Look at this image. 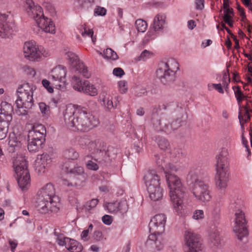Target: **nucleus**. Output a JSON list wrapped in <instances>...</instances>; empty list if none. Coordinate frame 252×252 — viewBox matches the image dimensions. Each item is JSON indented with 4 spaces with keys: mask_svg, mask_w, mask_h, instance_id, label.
Returning a JSON list of instances; mask_svg holds the SVG:
<instances>
[{
    "mask_svg": "<svg viewBox=\"0 0 252 252\" xmlns=\"http://www.w3.org/2000/svg\"><path fill=\"white\" fill-rule=\"evenodd\" d=\"M102 222L106 225H110L112 222V218L110 216L105 215L102 218Z\"/></svg>",
    "mask_w": 252,
    "mask_h": 252,
    "instance_id": "nucleus-58",
    "label": "nucleus"
},
{
    "mask_svg": "<svg viewBox=\"0 0 252 252\" xmlns=\"http://www.w3.org/2000/svg\"><path fill=\"white\" fill-rule=\"evenodd\" d=\"M105 151L107 152V156L103 159L105 161H111L112 159H114L118 153V150L113 147H108Z\"/></svg>",
    "mask_w": 252,
    "mask_h": 252,
    "instance_id": "nucleus-34",
    "label": "nucleus"
},
{
    "mask_svg": "<svg viewBox=\"0 0 252 252\" xmlns=\"http://www.w3.org/2000/svg\"><path fill=\"white\" fill-rule=\"evenodd\" d=\"M86 165L87 168L90 170H96L98 168L97 164L91 160L88 161Z\"/></svg>",
    "mask_w": 252,
    "mask_h": 252,
    "instance_id": "nucleus-59",
    "label": "nucleus"
},
{
    "mask_svg": "<svg viewBox=\"0 0 252 252\" xmlns=\"http://www.w3.org/2000/svg\"><path fill=\"white\" fill-rule=\"evenodd\" d=\"M24 69L25 71L27 72V73L30 74L31 76H35L36 73L35 70L33 68L30 67L29 66H25L24 67Z\"/></svg>",
    "mask_w": 252,
    "mask_h": 252,
    "instance_id": "nucleus-64",
    "label": "nucleus"
},
{
    "mask_svg": "<svg viewBox=\"0 0 252 252\" xmlns=\"http://www.w3.org/2000/svg\"><path fill=\"white\" fill-rule=\"evenodd\" d=\"M63 157L71 160L77 159L79 157V154L72 148H69L63 152Z\"/></svg>",
    "mask_w": 252,
    "mask_h": 252,
    "instance_id": "nucleus-33",
    "label": "nucleus"
},
{
    "mask_svg": "<svg viewBox=\"0 0 252 252\" xmlns=\"http://www.w3.org/2000/svg\"><path fill=\"white\" fill-rule=\"evenodd\" d=\"M152 55L153 54L149 51L145 50L141 53L140 56L138 57L139 60H145Z\"/></svg>",
    "mask_w": 252,
    "mask_h": 252,
    "instance_id": "nucleus-52",
    "label": "nucleus"
},
{
    "mask_svg": "<svg viewBox=\"0 0 252 252\" xmlns=\"http://www.w3.org/2000/svg\"><path fill=\"white\" fill-rule=\"evenodd\" d=\"M105 210L113 214H124L128 210V206H104Z\"/></svg>",
    "mask_w": 252,
    "mask_h": 252,
    "instance_id": "nucleus-27",
    "label": "nucleus"
},
{
    "mask_svg": "<svg viewBox=\"0 0 252 252\" xmlns=\"http://www.w3.org/2000/svg\"><path fill=\"white\" fill-rule=\"evenodd\" d=\"M106 10L104 7L96 6L94 9V15L104 16L106 14Z\"/></svg>",
    "mask_w": 252,
    "mask_h": 252,
    "instance_id": "nucleus-50",
    "label": "nucleus"
},
{
    "mask_svg": "<svg viewBox=\"0 0 252 252\" xmlns=\"http://www.w3.org/2000/svg\"><path fill=\"white\" fill-rule=\"evenodd\" d=\"M8 130V128L0 127V140H2L6 137Z\"/></svg>",
    "mask_w": 252,
    "mask_h": 252,
    "instance_id": "nucleus-62",
    "label": "nucleus"
},
{
    "mask_svg": "<svg viewBox=\"0 0 252 252\" xmlns=\"http://www.w3.org/2000/svg\"><path fill=\"white\" fill-rule=\"evenodd\" d=\"M156 159V162L158 166H160L163 170L164 171V172L166 171L165 167L168 166L169 164H171L170 163H168L167 164L166 163V161L165 160H163L162 159H160L158 155L155 156Z\"/></svg>",
    "mask_w": 252,
    "mask_h": 252,
    "instance_id": "nucleus-47",
    "label": "nucleus"
},
{
    "mask_svg": "<svg viewBox=\"0 0 252 252\" xmlns=\"http://www.w3.org/2000/svg\"><path fill=\"white\" fill-rule=\"evenodd\" d=\"M184 242L188 248L187 252H204L200 237L193 231L189 229L185 231Z\"/></svg>",
    "mask_w": 252,
    "mask_h": 252,
    "instance_id": "nucleus-12",
    "label": "nucleus"
},
{
    "mask_svg": "<svg viewBox=\"0 0 252 252\" xmlns=\"http://www.w3.org/2000/svg\"><path fill=\"white\" fill-rule=\"evenodd\" d=\"M25 8L29 16L36 22L38 27L46 32L55 33V26L51 19L45 18L42 8L35 5L32 0H26Z\"/></svg>",
    "mask_w": 252,
    "mask_h": 252,
    "instance_id": "nucleus-4",
    "label": "nucleus"
},
{
    "mask_svg": "<svg viewBox=\"0 0 252 252\" xmlns=\"http://www.w3.org/2000/svg\"><path fill=\"white\" fill-rule=\"evenodd\" d=\"M104 56L107 59L116 60L118 59L117 53L111 48H107L103 52Z\"/></svg>",
    "mask_w": 252,
    "mask_h": 252,
    "instance_id": "nucleus-39",
    "label": "nucleus"
},
{
    "mask_svg": "<svg viewBox=\"0 0 252 252\" xmlns=\"http://www.w3.org/2000/svg\"><path fill=\"white\" fill-rule=\"evenodd\" d=\"M36 87L33 84L24 83L17 89L18 99L16 104L19 108L31 109L33 105V94Z\"/></svg>",
    "mask_w": 252,
    "mask_h": 252,
    "instance_id": "nucleus-9",
    "label": "nucleus"
},
{
    "mask_svg": "<svg viewBox=\"0 0 252 252\" xmlns=\"http://www.w3.org/2000/svg\"><path fill=\"white\" fill-rule=\"evenodd\" d=\"M64 120L68 127L78 131L88 132L98 124V120L85 107L69 105L63 112Z\"/></svg>",
    "mask_w": 252,
    "mask_h": 252,
    "instance_id": "nucleus-2",
    "label": "nucleus"
},
{
    "mask_svg": "<svg viewBox=\"0 0 252 252\" xmlns=\"http://www.w3.org/2000/svg\"><path fill=\"white\" fill-rule=\"evenodd\" d=\"M188 115L185 109L175 102L155 106L151 120L155 129L170 133L184 125Z\"/></svg>",
    "mask_w": 252,
    "mask_h": 252,
    "instance_id": "nucleus-1",
    "label": "nucleus"
},
{
    "mask_svg": "<svg viewBox=\"0 0 252 252\" xmlns=\"http://www.w3.org/2000/svg\"><path fill=\"white\" fill-rule=\"evenodd\" d=\"M99 144L98 140H92L91 141L90 145H89V148L88 150L90 152L94 153H97L99 151L98 148V145Z\"/></svg>",
    "mask_w": 252,
    "mask_h": 252,
    "instance_id": "nucleus-41",
    "label": "nucleus"
},
{
    "mask_svg": "<svg viewBox=\"0 0 252 252\" xmlns=\"http://www.w3.org/2000/svg\"><path fill=\"white\" fill-rule=\"evenodd\" d=\"M209 239L213 246L218 247L220 244V240L219 236V232L215 230L210 232Z\"/></svg>",
    "mask_w": 252,
    "mask_h": 252,
    "instance_id": "nucleus-32",
    "label": "nucleus"
},
{
    "mask_svg": "<svg viewBox=\"0 0 252 252\" xmlns=\"http://www.w3.org/2000/svg\"><path fill=\"white\" fill-rule=\"evenodd\" d=\"M94 34V32L92 29H87L86 28H84V31L81 32V35L83 37H91Z\"/></svg>",
    "mask_w": 252,
    "mask_h": 252,
    "instance_id": "nucleus-57",
    "label": "nucleus"
},
{
    "mask_svg": "<svg viewBox=\"0 0 252 252\" xmlns=\"http://www.w3.org/2000/svg\"><path fill=\"white\" fill-rule=\"evenodd\" d=\"M232 89L234 91L237 101L238 104H240L242 101L245 98L246 96L244 95L239 86H234L232 87Z\"/></svg>",
    "mask_w": 252,
    "mask_h": 252,
    "instance_id": "nucleus-37",
    "label": "nucleus"
},
{
    "mask_svg": "<svg viewBox=\"0 0 252 252\" xmlns=\"http://www.w3.org/2000/svg\"><path fill=\"white\" fill-rule=\"evenodd\" d=\"M39 109L43 116H48L50 113V107L44 102H40L38 104Z\"/></svg>",
    "mask_w": 252,
    "mask_h": 252,
    "instance_id": "nucleus-45",
    "label": "nucleus"
},
{
    "mask_svg": "<svg viewBox=\"0 0 252 252\" xmlns=\"http://www.w3.org/2000/svg\"><path fill=\"white\" fill-rule=\"evenodd\" d=\"M135 26L138 32H143L146 30L148 26L145 21L138 19L135 21Z\"/></svg>",
    "mask_w": 252,
    "mask_h": 252,
    "instance_id": "nucleus-40",
    "label": "nucleus"
},
{
    "mask_svg": "<svg viewBox=\"0 0 252 252\" xmlns=\"http://www.w3.org/2000/svg\"><path fill=\"white\" fill-rule=\"evenodd\" d=\"M69 240H70V238L64 237L63 234L56 238L57 243L61 246H65L66 247L69 242Z\"/></svg>",
    "mask_w": 252,
    "mask_h": 252,
    "instance_id": "nucleus-46",
    "label": "nucleus"
},
{
    "mask_svg": "<svg viewBox=\"0 0 252 252\" xmlns=\"http://www.w3.org/2000/svg\"><path fill=\"white\" fill-rule=\"evenodd\" d=\"M12 116H6L0 114V127L8 128L10 122L12 121Z\"/></svg>",
    "mask_w": 252,
    "mask_h": 252,
    "instance_id": "nucleus-35",
    "label": "nucleus"
},
{
    "mask_svg": "<svg viewBox=\"0 0 252 252\" xmlns=\"http://www.w3.org/2000/svg\"><path fill=\"white\" fill-rule=\"evenodd\" d=\"M66 248L70 252H81L83 250V246L78 241L70 239Z\"/></svg>",
    "mask_w": 252,
    "mask_h": 252,
    "instance_id": "nucleus-26",
    "label": "nucleus"
},
{
    "mask_svg": "<svg viewBox=\"0 0 252 252\" xmlns=\"http://www.w3.org/2000/svg\"><path fill=\"white\" fill-rule=\"evenodd\" d=\"M126 84V82L125 80H121L118 82L120 91L122 94L126 93L127 90Z\"/></svg>",
    "mask_w": 252,
    "mask_h": 252,
    "instance_id": "nucleus-51",
    "label": "nucleus"
},
{
    "mask_svg": "<svg viewBox=\"0 0 252 252\" xmlns=\"http://www.w3.org/2000/svg\"><path fill=\"white\" fill-rule=\"evenodd\" d=\"M234 15L233 9L231 8L228 7L224 9V16L223 17V19H225V16H227L228 19L229 18H232Z\"/></svg>",
    "mask_w": 252,
    "mask_h": 252,
    "instance_id": "nucleus-49",
    "label": "nucleus"
},
{
    "mask_svg": "<svg viewBox=\"0 0 252 252\" xmlns=\"http://www.w3.org/2000/svg\"><path fill=\"white\" fill-rule=\"evenodd\" d=\"M91 140L92 139L89 136L85 135L80 137L78 142L82 148L88 150Z\"/></svg>",
    "mask_w": 252,
    "mask_h": 252,
    "instance_id": "nucleus-36",
    "label": "nucleus"
},
{
    "mask_svg": "<svg viewBox=\"0 0 252 252\" xmlns=\"http://www.w3.org/2000/svg\"><path fill=\"white\" fill-rule=\"evenodd\" d=\"M37 209L42 214H46L48 213L49 209L48 206H36Z\"/></svg>",
    "mask_w": 252,
    "mask_h": 252,
    "instance_id": "nucleus-63",
    "label": "nucleus"
},
{
    "mask_svg": "<svg viewBox=\"0 0 252 252\" xmlns=\"http://www.w3.org/2000/svg\"><path fill=\"white\" fill-rule=\"evenodd\" d=\"M7 16L5 14L0 13V36L2 38L7 36L12 30L6 23Z\"/></svg>",
    "mask_w": 252,
    "mask_h": 252,
    "instance_id": "nucleus-22",
    "label": "nucleus"
},
{
    "mask_svg": "<svg viewBox=\"0 0 252 252\" xmlns=\"http://www.w3.org/2000/svg\"><path fill=\"white\" fill-rule=\"evenodd\" d=\"M157 143L161 150L165 151L169 149L170 144L167 139L162 137H158L157 139Z\"/></svg>",
    "mask_w": 252,
    "mask_h": 252,
    "instance_id": "nucleus-38",
    "label": "nucleus"
},
{
    "mask_svg": "<svg viewBox=\"0 0 252 252\" xmlns=\"http://www.w3.org/2000/svg\"><path fill=\"white\" fill-rule=\"evenodd\" d=\"M71 82L72 86L75 90L82 92L83 90L84 81H82L79 77L74 76L71 79Z\"/></svg>",
    "mask_w": 252,
    "mask_h": 252,
    "instance_id": "nucleus-30",
    "label": "nucleus"
},
{
    "mask_svg": "<svg viewBox=\"0 0 252 252\" xmlns=\"http://www.w3.org/2000/svg\"><path fill=\"white\" fill-rule=\"evenodd\" d=\"M34 202L38 205L57 204L61 203V198L56 195L52 184L48 183L40 189L34 198Z\"/></svg>",
    "mask_w": 252,
    "mask_h": 252,
    "instance_id": "nucleus-10",
    "label": "nucleus"
},
{
    "mask_svg": "<svg viewBox=\"0 0 252 252\" xmlns=\"http://www.w3.org/2000/svg\"><path fill=\"white\" fill-rule=\"evenodd\" d=\"M165 169L164 173L169 190L185 188L180 179L177 176L171 173L172 172L177 171L176 167L173 164H169L165 167Z\"/></svg>",
    "mask_w": 252,
    "mask_h": 252,
    "instance_id": "nucleus-15",
    "label": "nucleus"
},
{
    "mask_svg": "<svg viewBox=\"0 0 252 252\" xmlns=\"http://www.w3.org/2000/svg\"><path fill=\"white\" fill-rule=\"evenodd\" d=\"M113 74L116 76L121 77L125 74V72L121 68L117 67L113 69Z\"/></svg>",
    "mask_w": 252,
    "mask_h": 252,
    "instance_id": "nucleus-56",
    "label": "nucleus"
},
{
    "mask_svg": "<svg viewBox=\"0 0 252 252\" xmlns=\"http://www.w3.org/2000/svg\"><path fill=\"white\" fill-rule=\"evenodd\" d=\"M179 69V64L174 59L161 62L156 72L157 77L163 84L169 85L175 80L176 73Z\"/></svg>",
    "mask_w": 252,
    "mask_h": 252,
    "instance_id": "nucleus-7",
    "label": "nucleus"
},
{
    "mask_svg": "<svg viewBox=\"0 0 252 252\" xmlns=\"http://www.w3.org/2000/svg\"><path fill=\"white\" fill-rule=\"evenodd\" d=\"M66 70L65 67L59 65L55 67L51 71L50 75L52 81L56 88L62 91L66 89Z\"/></svg>",
    "mask_w": 252,
    "mask_h": 252,
    "instance_id": "nucleus-14",
    "label": "nucleus"
},
{
    "mask_svg": "<svg viewBox=\"0 0 252 252\" xmlns=\"http://www.w3.org/2000/svg\"><path fill=\"white\" fill-rule=\"evenodd\" d=\"M0 113L5 116H12V113L13 110L12 106L7 102L2 101L0 104Z\"/></svg>",
    "mask_w": 252,
    "mask_h": 252,
    "instance_id": "nucleus-31",
    "label": "nucleus"
},
{
    "mask_svg": "<svg viewBox=\"0 0 252 252\" xmlns=\"http://www.w3.org/2000/svg\"><path fill=\"white\" fill-rule=\"evenodd\" d=\"M97 154V161L100 163L104 164V163H110L111 161H105V160H103L102 159H104L103 158H105V157H107V152L104 150H101L100 149L98 152L96 154Z\"/></svg>",
    "mask_w": 252,
    "mask_h": 252,
    "instance_id": "nucleus-42",
    "label": "nucleus"
},
{
    "mask_svg": "<svg viewBox=\"0 0 252 252\" xmlns=\"http://www.w3.org/2000/svg\"><path fill=\"white\" fill-rule=\"evenodd\" d=\"M23 52L25 57L31 61H38L42 56L47 57L48 53L42 52L34 41L26 42L23 46Z\"/></svg>",
    "mask_w": 252,
    "mask_h": 252,
    "instance_id": "nucleus-13",
    "label": "nucleus"
},
{
    "mask_svg": "<svg viewBox=\"0 0 252 252\" xmlns=\"http://www.w3.org/2000/svg\"><path fill=\"white\" fill-rule=\"evenodd\" d=\"M99 99L101 104L108 110L116 107V106L114 105L112 102V96L105 92H103L100 94Z\"/></svg>",
    "mask_w": 252,
    "mask_h": 252,
    "instance_id": "nucleus-24",
    "label": "nucleus"
},
{
    "mask_svg": "<svg viewBox=\"0 0 252 252\" xmlns=\"http://www.w3.org/2000/svg\"><path fill=\"white\" fill-rule=\"evenodd\" d=\"M169 196L173 205H183L191 203L190 199L186 198L185 188L170 190Z\"/></svg>",
    "mask_w": 252,
    "mask_h": 252,
    "instance_id": "nucleus-18",
    "label": "nucleus"
},
{
    "mask_svg": "<svg viewBox=\"0 0 252 252\" xmlns=\"http://www.w3.org/2000/svg\"><path fill=\"white\" fill-rule=\"evenodd\" d=\"M204 0H195V8L197 10H202L204 7Z\"/></svg>",
    "mask_w": 252,
    "mask_h": 252,
    "instance_id": "nucleus-60",
    "label": "nucleus"
},
{
    "mask_svg": "<svg viewBox=\"0 0 252 252\" xmlns=\"http://www.w3.org/2000/svg\"><path fill=\"white\" fill-rule=\"evenodd\" d=\"M174 210L177 215L181 216L185 214V209L183 208V206H174Z\"/></svg>",
    "mask_w": 252,
    "mask_h": 252,
    "instance_id": "nucleus-55",
    "label": "nucleus"
},
{
    "mask_svg": "<svg viewBox=\"0 0 252 252\" xmlns=\"http://www.w3.org/2000/svg\"><path fill=\"white\" fill-rule=\"evenodd\" d=\"M65 168L67 172L72 173L75 175H81L84 173L83 168L81 166H76L73 168H69L66 166H65Z\"/></svg>",
    "mask_w": 252,
    "mask_h": 252,
    "instance_id": "nucleus-43",
    "label": "nucleus"
},
{
    "mask_svg": "<svg viewBox=\"0 0 252 252\" xmlns=\"http://www.w3.org/2000/svg\"><path fill=\"white\" fill-rule=\"evenodd\" d=\"M43 86L47 89V90L50 93H53L54 91L53 88L50 86V82L46 80L43 79L42 81Z\"/></svg>",
    "mask_w": 252,
    "mask_h": 252,
    "instance_id": "nucleus-54",
    "label": "nucleus"
},
{
    "mask_svg": "<svg viewBox=\"0 0 252 252\" xmlns=\"http://www.w3.org/2000/svg\"><path fill=\"white\" fill-rule=\"evenodd\" d=\"M46 133V128L43 125L34 124L32 129L29 131L28 138L30 140L45 141Z\"/></svg>",
    "mask_w": 252,
    "mask_h": 252,
    "instance_id": "nucleus-19",
    "label": "nucleus"
},
{
    "mask_svg": "<svg viewBox=\"0 0 252 252\" xmlns=\"http://www.w3.org/2000/svg\"><path fill=\"white\" fill-rule=\"evenodd\" d=\"M211 86H213V88H215L216 90H217L220 93L223 94L224 93L223 90L222 88V85L221 84H208V87L210 88Z\"/></svg>",
    "mask_w": 252,
    "mask_h": 252,
    "instance_id": "nucleus-61",
    "label": "nucleus"
},
{
    "mask_svg": "<svg viewBox=\"0 0 252 252\" xmlns=\"http://www.w3.org/2000/svg\"><path fill=\"white\" fill-rule=\"evenodd\" d=\"M204 212L201 210H196L193 215L192 218L195 220H199L203 218Z\"/></svg>",
    "mask_w": 252,
    "mask_h": 252,
    "instance_id": "nucleus-53",
    "label": "nucleus"
},
{
    "mask_svg": "<svg viewBox=\"0 0 252 252\" xmlns=\"http://www.w3.org/2000/svg\"><path fill=\"white\" fill-rule=\"evenodd\" d=\"M67 56L70 62L71 65L75 71H78L86 78H89L90 74L87 70V67L84 65L78 57L72 52H68Z\"/></svg>",
    "mask_w": 252,
    "mask_h": 252,
    "instance_id": "nucleus-17",
    "label": "nucleus"
},
{
    "mask_svg": "<svg viewBox=\"0 0 252 252\" xmlns=\"http://www.w3.org/2000/svg\"><path fill=\"white\" fill-rule=\"evenodd\" d=\"M8 139L7 150L9 153H12L20 148L21 143L14 134H10Z\"/></svg>",
    "mask_w": 252,
    "mask_h": 252,
    "instance_id": "nucleus-25",
    "label": "nucleus"
},
{
    "mask_svg": "<svg viewBox=\"0 0 252 252\" xmlns=\"http://www.w3.org/2000/svg\"><path fill=\"white\" fill-rule=\"evenodd\" d=\"M216 160V185L219 189H224L227 186L229 176L227 150L224 148L222 149L219 155L217 156Z\"/></svg>",
    "mask_w": 252,
    "mask_h": 252,
    "instance_id": "nucleus-5",
    "label": "nucleus"
},
{
    "mask_svg": "<svg viewBox=\"0 0 252 252\" xmlns=\"http://www.w3.org/2000/svg\"><path fill=\"white\" fill-rule=\"evenodd\" d=\"M144 179L151 199L154 201L160 200L163 196L162 189L160 186V179L157 171L155 170L148 171Z\"/></svg>",
    "mask_w": 252,
    "mask_h": 252,
    "instance_id": "nucleus-8",
    "label": "nucleus"
},
{
    "mask_svg": "<svg viewBox=\"0 0 252 252\" xmlns=\"http://www.w3.org/2000/svg\"><path fill=\"white\" fill-rule=\"evenodd\" d=\"M166 217L163 214L156 215L151 220L149 224V231L151 233H157L158 235L164 231Z\"/></svg>",
    "mask_w": 252,
    "mask_h": 252,
    "instance_id": "nucleus-16",
    "label": "nucleus"
},
{
    "mask_svg": "<svg viewBox=\"0 0 252 252\" xmlns=\"http://www.w3.org/2000/svg\"><path fill=\"white\" fill-rule=\"evenodd\" d=\"M13 167L17 175L19 186L23 190L27 189L30 185L31 178L25 157L21 155H17L13 159Z\"/></svg>",
    "mask_w": 252,
    "mask_h": 252,
    "instance_id": "nucleus-6",
    "label": "nucleus"
},
{
    "mask_svg": "<svg viewBox=\"0 0 252 252\" xmlns=\"http://www.w3.org/2000/svg\"><path fill=\"white\" fill-rule=\"evenodd\" d=\"M45 141L28 139V149L30 152H36L41 148L42 145Z\"/></svg>",
    "mask_w": 252,
    "mask_h": 252,
    "instance_id": "nucleus-29",
    "label": "nucleus"
},
{
    "mask_svg": "<svg viewBox=\"0 0 252 252\" xmlns=\"http://www.w3.org/2000/svg\"><path fill=\"white\" fill-rule=\"evenodd\" d=\"M166 16L163 14H158L154 18L153 27L156 32H162L165 25Z\"/></svg>",
    "mask_w": 252,
    "mask_h": 252,
    "instance_id": "nucleus-23",
    "label": "nucleus"
},
{
    "mask_svg": "<svg viewBox=\"0 0 252 252\" xmlns=\"http://www.w3.org/2000/svg\"><path fill=\"white\" fill-rule=\"evenodd\" d=\"M222 82V86H223V87H224L226 91L228 88L229 83L230 82L229 70L228 68H227L226 71L223 73Z\"/></svg>",
    "mask_w": 252,
    "mask_h": 252,
    "instance_id": "nucleus-44",
    "label": "nucleus"
},
{
    "mask_svg": "<svg viewBox=\"0 0 252 252\" xmlns=\"http://www.w3.org/2000/svg\"><path fill=\"white\" fill-rule=\"evenodd\" d=\"M147 251L150 252H157L163 248V244L161 242L160 235L157 233H151L145 243Z\"/></svg>",
    "mask_w": 252,
    "mask_h": 252,
    "instance_id": "nucleus-20",
    "label": "nucleus"
},
{
    "mask_svg": "<svg viewBox=\"0 0 252 252\" xmlns=\"http://www.w3.org/2000/svg\"><path fill=\"white\" fill-rule=\"evenodd\" d=\"M234 211L235 218L233 231L238 239L242 241L243 239L248 235L245 215L241 209L236 208Z\"/></svg>",
    "mask_w": 252,
    "mask_h": 252,
    "instance_id": "nucleus-11",
    "label": "nucleus"
},
{
    "mask_svg": "<svg viewBox=\"0 0 252 252\" xmlns=\"http://www.w3.org/2000/svg\"><path fill=\"white\" fill-rule=\"evenodd\" d=\"M52 162L50 156L47 153L38 155L35 160V170L39 174L45 172L47 168Z\"/></svg>",
    "mask_w": 252,
    "mask_h": 252,
    "instance_id": "nucleus-21",
    "label": "nucleus"
},
{
    "mask_svg": "<svg viewBox=\"0 0 252 252\" xmlns=\"http://www.w3.org/2000/svg\"><path fill=\"white\" fill-rule=\"evenodd\" d=\"M187 181L190 191L197 200L204 203L210 200L212 196L209 186L199 178L197 170H191L188 175Z\"/></svg>",
    "mask_w": 252,
    "mask_h": 252,
    "instance_id": "nucleus-3",
    "label": "nucleus"
},
{
    "mask_svg": "<svg viewBox=\"0 0 252 252\" xmlns=\"http://www.w3.org/2000/svg\"><path fill=\"white\" fill-rule=\"evenodd\" d=\"M82 92L89 94L91 96H95L98 94L97 89L94 85L91 84L88 81H84L83 90Z\"/></svg>",
    "mask_w": 252,
    "mask_h": 252,
    "instance_id": "nucleus-28",
    "label": "nucleus"
},
{
    "mask_svg": "<svg viewBox=\"0 0 252 252\" xmlns=\"http://www.w3.org/2000/svg\"><path fill=\"white\" fill-rule=\"evenodd\" d=\"M245 119H244L243 116L241 115V113H240L238 116V119L241 126V127H244V123L246 122L248 120L250 119V115L249 114V111L248 109L246 110L245 114Z\"/></svg>",
    "mask_w": 252,
    "mask_h": 252,
    "instance_id": "nucleus-48",
    "label": "nucleus"
}]
</instances>
